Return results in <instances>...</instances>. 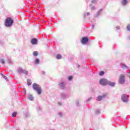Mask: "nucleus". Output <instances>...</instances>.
Returning <instances> with one entry per match:
<instances>
[{
	"instance_id": "nucleus-1",
	"label": "nucleus",
	"mask_w": 130,
	"mask_h": 130,
	"mask_svg": "<svg viewBox=\"0 0 130 130\" xmlns=\"http://www.w3.org/2000/svg\"><path fill=\"white\" fill-rule=\"evenodd\" d=\"M32 89L34 91L37 92L38 95H41L42 93V89L41 88V86L37 83H34L32 84Z\"/></svg>"
},
{
	"instance_id": "nucleus-2",
	"label": "nucleus",
	"mask_w": 130,
	"mask_h": 130,
	"mask_svg": "<svg viewBox=\"0 0 130 130\" xmlns=\"http://www.w3.org/2000/svg\"><path fill=\"white\" fill-rule=\"evenodd\" d=\"M13 24H14V20L11 17H8L6 19L5 23L6 27H12Z\"/></svg>"
},
{
	"instance_id": "nucleus-3",
	"label": "nucleus",
	"mask_w": 130,
	"mask_h": 130,
	"mask_svg": "<svg viewBox=\"0 0 130 130\" xmlns=\"http://www.w3.org/2000/svg\"><path fill=\"white\" fill-rule=\"evenodd\" d=\"M129 95L127 94H123L121 96V100L123 103H127L129 101Z\"/></svg>"
},
{
	"instance_id": "nucleus-4",
	"label": "nucleus",
	"mask_w": 130,
	"mask_h": 130,
	"mask_svg": "<svg viewBox=\"0 0 130 130\" xmlns=\"http://www.w3.org/2000/svg\"><path fill=\"white\" fill-rule=\"evenodd\" d=\"M125 83V76L123 74H121L119 78V84L123 85Z\"/></svg>"
},
{
	"instance_id": "nucleus-5",
	"label": "nucleus",
	"mask_w": 130,
	"mask_h": 130,
	"mask_svg": "<svg viewBox=\"0 0 130 130\" xmlns=\"http://www.w3.org/2000/svg\"><path fill=\"white\" fill-rule=\"evenodd\" d=\"M58 86L61 90H66L67 89V83L64 81L60 82Z\"/></svg>"
},
{
	"instance_id": "nucleus-6",
	"label": "nucleus",
	"mask_w": 130,
	"mask_h": 130,
	"mask_svg": "<svg viewBox=\"0 0 130 130\" xmlns=\"http://www.w3.org/2000/svg\"><path fill=\"white\" fill-rule=\"evenodd\" d=\"M108 81L107 79L102 78L100 80L99 83L102 86H106L108 83Z\"/></svg>"
},
{
	"instance_id": "nucleus-7",
	"label": "nucleus",
	"mask_w": 130,
	"mask_h": 130,
	"mask_svg": "<svg viewBox=\"0 0 130 130\" xmlns=\"http://www.w3.org/2000/svg\"><path fill=\"white\" fill-rule=\"evenodd\" d=\"M89 40H90V38H88L87 37H84L82 38L81 42L82 44H87V43L89 42Z\"/></svg>"
},
{
	"instance_id": "nucleus-8",
	"label": "nucleus",
	"mask_w": 130,
	"mask_h": 130,
	"mask_svg": "<svg viewBox=\"0 0 130 130\" xmlns=\"http://www.w3.org/2000/svg\"><path fill=\"white\" fill-rule=\"evenodd\" d=\"M106 96H107L106 94H104L102 95L98 96L96 98V101H102L103 99H105V98H106Z\"/></svg>"
},
{
	"instance_id": "nucleus-9",
	"label": "nucleus",
	"mask_w": 130,
	"mask_h": 130,
	"mask_svg": "<svg viewBox=\"0 0 130 130\" xmlns=\"http://www.w3.org/2000/svg\"><path fill=\"white\" fill-rule=\"evenodd\" d=\"M60 97L62 100H66V99H68V94L64 92H61Z\"/></svg>"
},
{
	"instance_id": "nucleus-10",
	"label": "nucleus",
	"mask_w": 130,
	"mask_h": 130,
	"mask_svg": "<svg viewBox=\"0 0 130 130\" xmlns=\"http://www.w3.org/2000/svg\"><path fill=\"white\" fill-rule=\"evenodd\" d=\"M103 11V10L101 9L98 12H96L95 15H94V18H99L100 14H102Z\"/></svg>"
},
{
	"instance_id": "nucleus-11",
	"label": "nucleus",
	"mask_w": 130,
	"mask_h": 130,
	"mask_svg": "<svg viewBox=\"0 0 130 130\" xmlns=\"http://www.w3.org/2000/svg\"><path fill=\"white\" fill-rule=\"evenodd\" d=\"M31 43L32 45H36L38 44V40L36 38H33L31 40Z\"/></svg>"
},
{
	"instance_id": "nucleus-12",
	"label": "nucleus",
	"mask_w": 130,
	"mask_h": 130,
	"mask_svg": "<svg viewBox=\"0 0 130 130\" xmlns=\"http://www.w3.org/2000/svg\"><path fill=\"white\" fill-rule=\"evenodd\" d=\"M120 67L123 70H128V67L126 66L125 64L123 63H120Z\"/></svg>"
},
{
	"instance_id": "nucleus-13",
	"label": "nucleus",
	"mask_w": 130,
	"mask_h": 130,
	"mask_svg": "<svg viewBox=\"0 0 130 130\" xmlns=\"http://www.w3.org/2000/svg\"><path fill=\"white\" fill-rule=\"evenodd\" d=\"M27 98L29 101H33L34 100V96H33V95L31 94H28Z\"/></svg>"
},
{
	"instance_id": "nucleus-14",
	"label": "nucleus",
	"mask_w": 130,
	"mask_h": 130,
	"mask_svg": "<svg viewBox=\"0 0 130 130\" xmlns=\"http://www.w3.org/2000/svg\"><path fill=\"white\" fill-rule=\"evenodd\" d=\"M116 83L114 82H112L109 80H108V84L109 86H110V87H114V86H115V84Z\"/></svg>"
},
{
	"instance_id": "nucleus-15",
	"label": "nucleus",
	"mask_w": 130,
	"mask_h": 130,
	"mask_svg": "<svg viewBox=\"0 0 130 130\" xmlns=\"http://www.w3.org/2000/svg\"><path fill=\"white\" fill-rule=\"evenodd\" d=\"M121 4L123 7H125V6L127 5V0H122L121 1Z\"/></svg>"
},
{
	"instance_id": "nucleus-16",
	"label": "nucleus",
	"mask_w": 130,
	"mask_h": 130,
	"mask_svg": "<svg viewBox=\"0 0 130 130\" xmlns=\"http://www.w3.org/2000/svg\"><path fill=\"white\" fill-rule=\"evenodd\" d=\"M91 15V13L90 12H84L83 13V18H86V17H88V16H90Z\"/></svg>"
},
{
	"instance_id": "nucleus-17",
	"label": "nucleus",
	"mask_w": 130,
	"mask_h": 130,
	"mask_svg": "<svg viewBox=\"0 0 130 130\" xmlns=\"http://www.w3.org/2000/svg\"><path fill=\"white\" fill-rule=\"evenodd\" d=\"M27 84L28 86H31V85H32V81H31V79H27Z\"/></svg>"
},
{
	"instance_id": "nucleus-18",
	"label": "nucleus",
	"mask_w": 130,
	"mask_h": 130,
	"mask_svg": "<svg viewBox=\"0 0 130 130\" xmlns=\"http://www.w3.org/2000/svg\"><path fill=\"white\" fill-rule=\"evenodd\" d=\"M62 56H61V54H57L56 56V58L57 59H61Z\"/></svg>"
},
{
	"instance_id": "nucleus-19",
	"label": "nucleus",
	"mask_w": 130,
	"mask_h": 130,
	"mask_svg": "<svg viewBox=\"0 0 130 130\" xmlns=\"http://www.w3.org/2000/svg\"><path fill=\"white\" fill-rule=\"evenodd\" d=\"M23 71H24V69H22L21 68H19L17 70V72L18 73H19V74H21V73L22 74Z\"/></svg>"
},
{
	"instance_id": "nucleus-20",
	"label": "nucleus",
	"mask_w": 130,
	"mask_h": 130,
	"mask_svg": "<svg viewBox=\"0 0 130 130\" xmlns=\"http://www.w3.org/2000/svg\"><path fill=\"white\" fill-rule=\"evenodd\" d=\"M37 110L39 112H41V111H42V108L41 106H38L37 107Z\"/></svg>"
},
{
	"instance_id": "nucleus-21",
	"label": "nucleus",
	"mask_w": 130,
	"mask_h": 130,
	"mask_svg": "<svg viewBox=\"0 0 130 130\" xmlns=\"http://www.w3.org/2000/svg\"><path fill=\"white\" fill-rule=\"evenodd\" d=\"M35 63L36 64H39V63H40V60L38 58L36 59L35 60Z\"/></svg>"
},
{
	"instance_id": "nucleus-22",
	"label": "nucleus",
	"mask_w": 130,
	"mask_h": 130,
	"mask_svg": "<svg viewBox=\"0 0 130 130\" xmlns=\"http://www.w3.org/2000/svg\"><path fill=\"white\" fill-rule=\"evenodd\" d=\"M75 105L76 107H79L80 106V102H79V100H77L75 102Z\"/></svg>"
},
{
	"instance_id": "nucleus-23",
	"label": "nucleus",
	"mask_w": 130,
	"mask_h": 130,
	"mask_svg": "<svg viewBox=\"0 0 130 130\" xmlns=\"http://www.w3.org/2000/svg\"><path fill=\"white\" fill-rule=\"evenodd\" d=\"M104 74H105V72H104V71H101L99 73V76H104Z\"/></svg>"
},
{
	"instance_id": "nucleus-24",
	"label": "nucleus",
	"mask_w": 130,
	"mask_h": 130,
	"mask_svg": "<svg viewBox=\"0 0 130 130\" xmlns=\"http://www.w3.org/2000/svg\"><path fill=\"white\" fill-rule=\"evenodd\" d=\"M2 76L3 77V79H4L5 80H6V81H8V78L7 77V76H5L4 74H1Z\"/></svg>"
},
{
	"instance_id": "nucleus-25",
	"label": "nucleus",
	"mask_w": 130,
	"mask_h": 130,
	"mask_svg": "<svg viewBox=\"0 0 130 130\" xmlns=\"http://www.w3.org/2000/svg\"><path fill=\"white\" fill-rule=\"evenodd\" d=\"M22 74H24V75H28V71H26V70L23 69V71H22Z\"/></svg>"
},
{
	"instance_id": "nucleus-26",
	"label": "nucleus",
	"mask_w": 130,
	"mask_h": 130,
	"mask_svg": "<svg viewBox=\"0 0 130 130\" xmlns=\"http://www.w3.org/2000/svg\"><path fill=\"white\" fill-rule=\"evenodd\" d=\"M34 56H37L38 55V52L37 51H34L33 52Z\"/></svg>"
},
{
	"instance_id": "nucleus-27",
	"label": "nucleus",
	"mask_w": 130,
	"mask_h": 130,
	"mask_svg": "<svg viewBox=\"0 0 130 130\" xmlns=\"http://www.w3.org/2000/svg\"><path fill=\"white\" fill-rule=\"evenodd\" d=\"M68 81H72V80H73V76H70L68 77Z\"/></svg>"
},
{
	"instance_id": "nucleus-28",
	"label": "nucleus",
	"mask_w": 130,
	"mask_h": 130,
	"mask_svg": "<svg viewBox=\"0 0 130 130\" xmlns=\"http://www.w3.org/2000/svg\"><path fill=\"white\" fill-rule=\"evenodd\" d=\"M8 62L9 64H13V62H12V60H11V59H8Z\"/></svg>"
},
{
	"instance_id": "nucleus-29",
	"label": "nucleus",
	"mask_w": 130,
	"mask_h": 130,
	"mask_svg": "<svg viewBox=\"0 0 130 130\" xmlns=\"http://www.w3.org/2000/svg\"><path fill=\"white\" fill-rule=\"evenodd\" d=\"M0 62H1L2 64H5V60L2 58L0 59Z\"/></svg>"
},
{
	"instance_id": "nucleus-30",
	"label": "nucleus",
	"mask_w": 130,
	"mask_h": 130,
	"mask_svg": "<svg viewBox=\"0 0 130 130\" xmlns=\"http://www.w3.org/2000/svg\"><path fill=\"white\" fill-rule=\"evenodd\" d=\"M126 28L127 31H130V23L127 24Z\"/></svg>"
},
{
	"instance_id": "nucleus-31",
	"label": "nucleus",
	"mask_w": 130,
	"mask_h": 130,
	"mask_svg": "<svg viewBox=\"0 0 130 130\" xmlns=\"http://www.w3.org/2000/svg\"><path fill=\"white\" fill-rule=\"evenodd\" d=\"M91 10H92V11H95V10H96V7H95V6H92Z\"/></svg>"
},
{
	"instance_id": "nucleus-32",
	"label": "nucleus",
	"mask_w": 130,
	"mask_h": 130,
	"mask_svg": "<svg viewBox=\"0 0 130 130\" xmlns=\"http://www.w3.org/2000/svg\"><path fill=\"white\" fill-rule=\"evenodd\" d=\"M92 4H96L97 3V0H91Z\"/></svg>"
},
{
	"instance_id": "nucleus-33",
	"label": "nucleus",
	"mask_w": 130,
	"mask_h": 130,
	"mask_svg": "<svg viewBox=\"0 0 130 130\" xmlns=\"http://www.w3.org/2000/svg\"><path fill=\"white\" fill-rule=\"evenodd\" d=\"M92 100V98H89L86 100V102H88L89 101H91Z\"/></svg>"
},
{
	"instance_id": "nucleus-34",
	"label": "nucleus",
	"mask_w": 130,
	"mask_h": 130,
	"mask_svg": "<svg viewBox=\"0 0 130 130\" xmlns=\"http://www.w3.org/2000/svg\"><path fill=\"white\" fill-rule=\"evenodd\" d=\"M95 112L97 114H99L100 113V110H96Z\"/></svg>"
},
{
	"instance_id": "nucleus-35",
	"label": "nucleus",
	"mask_w": 130,
	"mask_h": 130,
	"mask_svg": "<svg viewBox=\"0 0 130 130\" xmlns=\"http://www.w3.org/2000/svg\"><path fill=\"white\" fill-rule=\"evenodd\" d=\"M58 104L59 106H61V105H62V103L61 102H58Z\"/></svg>"
},
{
	"instance_id": "nucleus-36",
	"label": "nucleus",
	"mask_w": 130,
	"mask_h": 130,
	"mask_svg": "<svg viewBox=\"0 0 130 130\" xmlns=\"http://www.w3.org/2000/svg\"><path fill=\"white\" fill-rule=\"evenodd\" d=\"M12 114H18V113H17V112H14L12 113Z\"/></svg>"
},
{
	"instance_id": "nucleus-37",
	"label": "nucleus",
	"mask_w": 130,
	"mask_h": 130,
	"mask_svg": "<svg viewBox=\"0 0 130 130\" xmlns=\"http://www.w3.org/2000/svg\"><path fill=\"white\" fill-rule=\"evenodd\" d=\"M12 117H16V114H12L11 116Z\"/></svg>"
},
{
	"instance_id": "nucleus-38",
	"label": "nucleus",
	"mask_w": 130,
	"mask_h": 130,
	"mask_svg": "<svg viewBox=\"0 0 130 130\" xmlns=\"http://www.w3.org/2000/svg\"><path fill=\"white\" fill-rule=\"evenodd\" d=\"M120 29V27L119 26H117L116 27V29L117 30H119Z\"/></svg>"
},
{
	"instance_id": "nucleus-39",
	"label": "nucleus",
	"mask_w": 130,
	"mask_h": 130,
	"mask_svg": "<svg viewBox=\"0 0 130 130\" xmlns=\"http://www.w3.org/2000/svg\"><path fill=\"white\" fill-rule=\"evenodd\" d=\"M26 89H23V93H24V94H26Z\"/></svg>"
},
{
	"instance_id": "nucleus-40",
	"label": "nucleus",
	"mask_w": 130,
	"mask_h": 130,
	"mask_svg": "<svg viewBox=\"0 0 130 130\" xmlns=\"http://www.w3.org/2000/svg\"><path fill=\"white\" fill-rule=\"evenodd\" d=\"M91 27H92V29H94V28H95V26H94V24H92Z\"/></svg>"
},
{
	"instance_id": "nucleus-41",
	"label": "nucleus",
	"mask_w": 130,
	"mask_h": 130,
	"mask_svg": "<svg viewBox=\"0 0 130 130\" xmlns=\"http://www.w3.org/2000/svg\"><path fill=\"white\" fill-rule=\"evenodd\" d=\"M42 75H45V72L44 71H42Z\"/></svg>"
},
{
	"instance_id": "nucleus-42",
	"label": "nucleus",
	"mask_w": 130,
	"mask_h": 130,
	"mask_svg": "<svg viewBox=\"0 0 130 130\" xmlns=\"http://www.w3.org/2000/svg\"><path fill=\"white\" fill-rule=\"evenodd\" d=\"M128 39H130V36L128 37Z\"/></svg>"
},
{
	"instance_id": "nucleus-43",
	"label": "nucleus",
	"mask_w": 130,
	"mask_h": 130,
	"mask_svg": "<svg viewBox=\"0 0 130 130\" xmlns=\"http://www.w3.org/2000/svg\"><path fill=\"white\" fill-rule=\"evenodd\" d=\"M78 68H80V65H78Z\"/></svg>"
},
{
	"instance_id": "nucleus-44",
	"label": "nucleus",
	"mask_w": 130,
	"mask_h": 130,
	"mask_svg": "<svg viewBox=\"0 0 130 130\" xmlns=\"http://www.w3.org/2000/svg\"><path fill=\"white\" fill-rule=\"evenodd\" d=\"M58 114H61V113H59Z\"/></svg>"
},
{
	"instance_id": "nucleus-45",
	"label": "nucleus",
	"mask_w": 130,
	"mask_h": 130,
	"mask_svg": "<svg viewBox=\"0 0 130 130\" xmlns=\"http://www.w3.org/2000/svg\"><path fill=\"white\" fill-rule=\"evenodd\" d=\"M91 6H92V5H90L89 6V7H91Z\"/></svg>"
},
{
	"instance_id": "nucleus-46",
	"label": "nucleus",
	"mask_w": 130,
	"mask_h": 130,
	"mask_svg": "<svg viewBox=\"0 0 130 130\" xmlns=\"http://www.w3.org/2000/svg\"><path fill=\"white\" fill-rule=\"evenodd\" d=\"M121 117H124L123 116H122Z\"/></svg>"
}]
</instances>
